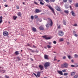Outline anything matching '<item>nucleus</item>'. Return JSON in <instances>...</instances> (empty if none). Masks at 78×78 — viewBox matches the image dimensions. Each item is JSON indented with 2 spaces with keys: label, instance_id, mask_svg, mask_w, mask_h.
I'll return each mask as SVG.
<instances>
[{
  "label": "nucleus",
  "instance_id": "nucleus-1",
  "mask_svg": "<svg viewBox=\"0 0 78 78\" xmlns=\"http://www.w3.org/2000/svg\"><path fill=\"white\" fill-rule=\"evenodd\" d=\"M47 20L48 21L46 25V27L47 28H48L50 27V25L51 27H52L53 26V22L52 20L49 18H48Z\"/></svg>",
  "mask_w": 78,
  "mask_h": 78
},
{
  "label": "nucleus",
  "instance_id": "nucleus-2",
  "mask_svg": "<svg viewBox=\"0 0 78 78\" xmlns=\"http://www.w3.org/2000/svg\"><path fill=\"white\" fill-rule=\"evenodd\" d=\"M47 6H48V8L52 11L53 13L54 14V15H55V11H54V9H53V8H52V7L50 5H46Z\"/></svg>",
  "mask_w": 78,
  "mask_h": 78
},
{
  "label": "nucleus",
  "instance_id": "nucleus-3",
  "mask_svg": "<svg viewBox=\"0 0 78 78\" xmlns=\"http://www.w3.org/2000/svg\"><path fill=\"white\" fill-rule=\"evenodd\" d=\"M42 37H43V38H45V39H46L47 40H48V39H51V37H48L47 36V35L43 36Z\"/></svg>",
  "mask_w": 78,
  "mask_h": 78
},
{
  "label": "nucleus",
  "instance_id": "nucleus-4",
  "mask_svg": "<svg viewBox=\"0 0 78 78\" xmlns=\"http://www.w3.org/2000/svg\"><path fill=\"white\" fill-rule=\"evenodd\" d=\"M44 66L45 68H47L48 67H49V66H50V63L49 62H46L45 63Z\"/></svg>",
  "mask_w": 78,
  "mask_h": 78
},
{
  "label": "nucleus",
  "instance_id": "nucleus-5",
  "mask_svg": "<svg viewBox=\"0 0 78 78\" xmlns=\"http://www.w3.org/2000/svg\"><path fill=\"white\" fill-rule=\"evenodd\" d=\"M3 34L4 36H8L9 35V33L7 31H4L3 32Z\"/></svg>",
  "mask_w": 78,
  "mask_h": 78
},
{
  "label": "nucleus",
  "instance_id": "nucleus-6",
  "mask_svg": "<svg viewBox=\"0 0 78 78\" xmlns=\"http://www.w3.org/2000/svg\"><path fill=\"white\" fill-rule=\"evenodd\" d=\"M55 9L56 10L58 11H60V12H61L62 11V10H61V8H60L59 6H56Z\"/></svg>",
  "mask_w": 78,
  "mask_h": 78
},
{
  "label": "nucleus",
  "instance_id": "nucleus-7",
  "mask_svg": "<svg viewBox=\"0 0 78 78\" xmlns=\"http://www.w3.org/2000/svg\"><path fill=\"white\" fill-rule=\"evenodd\" d=\"M62 67L63 68L65 67L67 68V67H68V64L67 63H65L62 65Z\"/></svg>",
  "mask_w": 78,
  "mask_h": 78
},
{
  "label": "nucleus",
  "instance_id": "nucleus-8",
  "mask_svg": "<svg viewBox=\"0 0 78 78\" xmlns=\"http://www.w3.org/2000/svg\"><path fill=\"white\" fill-rule=\"evenodd\" d=\"M58 35L60 36H62L64 35V32L62 31H59L58 32Z\"/></svg>",
  "mask_w": 78,
  "mask_h": 78
},
{
  "label": "nucleus",
  "instance_id": "nucleus-9",
  "mask_svg": "<svg viewBox=\"0 0 78 78\" xmlns=\"http://www.w3.org/2000/svg\"><path fill=\"white\" fill-rule=\"evenodd\" d=\"M38 67L41 70H42L44 69V66L42 65H39Z\"/></svg>",
  "mask_w": 78,
  "mask_h": 78
},
{
  "label": "nucleus",
  "instance_id": "nucleus-10",
  "mask_svg": "<svg viewBox=\"0 0 78 78\" xmlns=\"http://www.w3.org/2000/svg\"><path fill=\"white\" fill-rule=\"evenodd\" d=\"M76 72H71L70 73H71V76H74Z\"/></svg>",
  "mask_w": 78,
  "mask_h": 78
},
{
  "label": "nucleus",
  "instance_id": "nucleus-11",
  "mask_svg": "<svg viewBox=\"0 0 78 78\" xmlns=\"http://www.w3.org/2000/svg\"><path fill=\"white\" fill-rule=\"evenodd\" d=\"M58 73H59V74H60V75H63V74L62 73V71H57Z\"/></svg>",
  "mask_w": 78,
  "mask_h": 78
},
{
  "label": "nucleus",
  "instance_id": "nucleus-12",
  "mask_svg": "<svg viewBox=\"0 0 78 78\" xmlns=\"http://www.w3.org/2000/svg\"><path fill=\"white\" fill-rule=\"evenodd\" d=\"M17 15L19 16V17H21L22 16V13L21 12H18L17 13Z\"/></svg>",
  "mask_w": 78,
  "mask_h": 78
},
{
  "label": "nucleus",
  "instance_id": "nucleus-13",
  "mask_svg": "<svg viewBox=\"0 0 78 78\" xmlns=\"http://www.w3.org/2000/svg\"><path fill=\"white\" fill-rule=\"evenodd\" d=\"M41 72H39V71H38L37 72V76H38V77H40V75H41Z\"/></svg>",
  "mask_w": 78,
  "mask_h": 78
},
{
  "label": "nucleus",
  "instance_id": "nucleus-14",
  "mask_svg": "<svg viewBox=\"0 0 78 78\" xmlns=\"http://www.w3.org/2000/svg\"><path fill=\"white\" fill-rule=\"evenodd\" d=\"M48 55H44V58L46 59H48Z\"/></svg>",
  "mask_w": 78,
  "mask_h": 78
},
{
  "label": "nucleus",
  "instance_id": "nucleus-15",
  "mask_svg": "<svg viewBox=\"0 0 78 78\" xmlns=\"http://www.w3.org/2000/svg\"><path fill=\"white\" fill-rule=\"evenodd\" d=\"M71 13L72 14V15L73 16H75V12L73 11L72 10L71 12Z\"/></svg>",
  "mask_w": 78,
  "mask_h": 78
},
{
  "label": "nucleus",
  "instance_id": "nucleus-16",
  "mask_svg": "<svg viewBox=\"0 0 78 78\" xmlns=\"http://www.w3.org/2000/svg\"><path fill=\"white\" fill-rule=\"evenodd\" d=\"M36 12H35V13H38L39 12H40V11L38 9H37L35 10Z\"/></svg>",
  "mask_w": 78,
  "mask_h": 78
},
{
  "label": "nucleus",
  "instance_id": "nucleus-17",
  "mask_svg": "<svg viewBox=\"0 0 78 78\" xmlns=\"http://www.w3.org/2000/svg\"><path fill=\"white\" fill-rule=\"evenodd\" d=\"M15 54L16 55H19V51H16L15 52Z\"/></svg>",
  "mask_w": 78,
  "mask_h": 78
},
{
  "label": "nucleus",
  "instance_id": "nucleus-18",
  "mask_svg": "<svg viewBox=\"0 0 78 78\" xmlns=\"http://www.w3.org/2000/svg\"><path fill=\"white\" fill-rule=\"evenodd\" d=\"M32 30L33 31H34V32H35V31H36V29L34 27H33L32 28Z\"/></svg>",
  "mask_w": 78,
  "mask_h": 78
},
{
  "label": "nucleus",
  "instance_id": "nucleus-19",
  "mask_svg": "<svg viewBox=\"0 0 78 78\" xmlns=\"http://www.w3.org/2000/svg\"><path fill=\"white\" fill-rule=\"evenodd\" d=\"M0 23H2V22H3V20H2V16H1L0 17Z\"/></svg>",
  "mask_w": 78,
  "mask_h": 78
},
{
  "label": "nucleus",
  "instance_id": "nucleus-20",
  "mask_svg": "<svg viewBox=\"0 0 78 78\" xmlns=\"http://www.w3.org/2000/svg\"><path fill=\"white\" fill-rule=\"evenodd\" d=\"M64 12L66 13V14H68L69 12V10H65L64 11Z\"/></svg>",
  "mask_w": 78,
  "mask_h": 78
},
{
  "label": "nucleus",
  "instance_id": "nucleus-21",
  "mask_svg": "<svg viewBox=\"0 0 78 78\" xmlns=\"http://www.w3.org/2000/svg\"><path fill=\"white\" fill-rule=\"evenodd\" d=\"M39 28L41 30H44V27H40Z\"/></svg>",
  "mask_w": 78,
  "mask_h": 78
},
{
  "label": "nucleus",
  "instance_id": "nucleus-22",
  "mask_svg": "<svg viewBox=\"0 0 78 78\" xmlns=\"http://www.w3.org/2000/svg\"><path fill=\"white\" fill-rule=\"evenodd\" d=\"M59 41L61 42H62V41H64V39L63 38H61L59 39Z\"/></svg>",
  "mask_w": 78,
  "mask_h": 78
},
{
  "label": "nucleus",
  "instance_id": "nucleus-23",
  "mask_svg": "<svg viewBox=\"0 0 78 78\" xmlns=\"http://www.w3.org/2000/svg\"><path fill=\"white\" fill-rule=\"evenodd\" d=\"M17 18V16H14L13 17V19H14V20H16Z\"/></svg>",
  "mask_w": 78,
  "mask_h": 78
},
{
  "label": "nucleus",
  "instance_id": "nucleus-24",
  "mask_svg": "<svg viewBox=\"0 0 78 78\" xmlns=\"http://www.w3.org/2000/svg\"><path fill=\"white\" fill-rule=\"evenodd\" d=\"M74 57H75V58H78V55L77 54H75L74 55Z\"/></svg>",
  "mask_w": 78,
  "mask_h": 78
},
{
  "label": "nucleus",
  "instance_id": "nucleus-25",
  "mask_svg": "<svg viewBox=\"0 0 78 78\" xmlns=\"http://www.w3.org/2000/svg\"><path fill=\"white\" fill-rule=\"evenodd\" d=\"M63 24L65 25H66V21H65V20H63Z\"/></svg>",
  "mask_w": 78,
  "mask_h": 78
},
{
  "label": "nucleus",
  "instance_id": "nucleus-26",
  "mask_svg": "<svg viewBox=\"0 0 78 78\" xmlns=\"http://www.w3.org/2000/svg\"><path fill=\"white\" fill-rule=\"evenodd\" d=\"M47 46L48 48H51V46L50 45H47Z\"/></svg>",
  "mask_w": 78,
  "mask_h": 78
},
{
  "label": "nucleus",
  "instance_id": "nucleus-27",
  "mask_svg": "<svg viewBox=\"0 0 78 78\" xmlns=\"http://www.w3.org/2000/svg\"><path fill=\"white\" fill-rule=\"evenodd\" d=\"M40 5H44V3H43L42 1H41L40 2Z\"/></svg>",
  "mask_w": 78,
  "mask_h": 78
},
{
  "label": "nucleus",
  "instance_id": "nucleus-28",
  "mask_svg": "<svg viewBox=\"0 0 78 78\" xmlns=\"http://www.w3.org/2000/svg\"><path fill=\"white\" fill-rule=\"evenodd\" d=\"M30 18H31V19H32V20H33V19H34V16H30Z\"/></svg>",
  "mask_w": 78,
  "mask_h": 78
},
{
  "label": "nucleus",
  "instance_id": "nucleus-29",
  "mask_svg": "<svg viewBox=\"0 0 78 78\" xmlns=\"http://www.w3.org/2000/svg\"><path fill=\"white\" fill-rule=\"evenodd\" d=\"M63 75H64V76H67V75H68V73H66L64 74Z\"/></svg>",
  "mask_w": 78,
  "mask_h": 78
},
{
  "label": "nucleus",
  "instance_id": "nucleus-30",
  "mask_svg": "<svg viewBox=\"0 0 78 78\" xmlns=\"http://www.w3.org/2000/svg\"><path fill=\"white\" fill-rule=\"evenodd\" d=\"M73 26H74V27H77L78 26V25H77V24L75 23V24H74L73 25Z\"/></svg>",
  "mask_w": 78,
  "mask_h": 78
},
{
  "label": "nucleus",
  "instance_id": "nucleus-31",
  "mask_svg": "<svg viewBox=\"0 0 78 78\" xmlns=\"http://www.w3.org/2000/svg\"><path fill=\"white\" fill-rule=\"evenodd\" d=\"M17 58L18 60V61H20V60H21V59L20 58H19V57H17Z\"/></svg>",
  "mask_w": 78,
  "mask_h": 78
},
{
  "label": "nucleus",
  "instance_id": "nucleus-32",
  "mask_svg": "<svg viewBox=\"0 0 78 78\" xmlns=\"http://www.w3.org/2000/svg\"><path fill=\"white\" fill-rule=\"evenodd\" d=\"M30 50L32 52V53H34L35 52V51H34L32 50V49H30Z\"/></svg>",
  "mask_w": 78,
  "mask_h": 78
},
{
  "label": "nucleus",
  "instance_id": "nucleus-33",
  "mask_svg": "<svg viewBox=\"0 0 78 78\" xmlns=\"http://www.w3.org/2000/svg\"><path fill=\"white\" fill-rule=\"evenodd\" d=\"M5 78H9V77L7 76V75H6L5 76Z\"/></svg>",
  "mask_w": 78,
  "mask_h": 78
},
{
  "label": "nucleus",
  "instance_id": "nucleus-34",
  "mask_svg": "<svg viewBox=\"0 0 78 78\" xmlns=\"http://www.w3.org/2000/svg\"><path fill=\"white\" fill-rule=\"evenodd\" d=\"M34 17V18H35V19H37V17H38V16L37 15H35Z\"/></svg>",
  "mask_w": 78,
  "mask_h": 78
},
{
  "label": "nucleus",
  "instance_id": "nucleus-35",
  "mask_svg": "<svg viewBox=\"0 0 78 78\" xmlns=\"http://www.w3.org/2000/svg\"><path fill=\"white\" fill-rule=\"evenodd\" d=\"M78 77V75H75L74 76V78H77Z\"/></svg>",
  "mask_w": 78,
  "mask_h": 78
},
{
  "label": "nucleus",
  "instance_id": "nucleus-36",
  "mask_svg": "<svg viewBox=\"0 0 78 78\" xmlns=\"http://www.w3.org/2000/svg\"><path fill=\"white\" fill-rule=\"evenodd\" d=\"M16 9H19V7L18 6H16Z\"/></svg>",
  "mask_w": 78,
  "mask_h": 78
},
{
  "label": "nucleus",
  "instance_id": "nucleus-37",
  "mask_svg": "<svg viewBox=\"0 0 78 78\" xmlns=\"http://www.w3.org/2000/svg\"><path fill=\"white\" fill-rule=\"evenodd\" d=\"M26 46H28L29 47H30L31 45L30 44H29V43H27V45H26Z\"/></svg>",
  "mask_w": 78,
  "mask_h": 78
},
{
  "label": "nucleus",
  "instance_id": "nucleus-38",
  "mask_svg": "<svg viewBox=\"0 0 78 78\" xmlns=\"http://www.w3.org/2000/svg\"><path fill=\"white\" fill-rule=\"evenodd\" d=\"M45 1H46L47 3H49V2H50V1H49V0H45Z\"/></svg>",
  "mask_w": 78,
  "mask_h": 78
},
{
  "label": "nucleus",
  "instance_id": "nucleus-39",
  "mask_svg": "<svg viewBox=\"0 0 78 78\" xmlns=\"http://www.w3.org/2000/svg\"><path fill=\"white\" fill-rule=\"evenodd\" d=\"M66 56H64L63 57V59H66Z\"/></svg>",
  "mask_w": 78,
  "mask_h": 78
},
{
  "label": "nucleus",
  "instance_id": "nucleus-40",
  "mask_svg": "<svg viewBox=\"0 0 78 78\" xmlns=\"http://www.w3.org/2000/svg\"><path fill=\"white\" fill-rule=\"evenodd\" d=\"M62 72H66V70L65 69L63 70H62Z\"/></svg>",
  "mask_w": 78,
  "mask_h": 78
},
{
  "label": "nucleus",
  "instance_id": "nucleus-41",
  "mask_svg": "<svg viewBox=\"0 0 78 78\" xmlns=\"http://www.w3.org/2000/svg\"><path fill=\"white\" fill-rule=\"evenodd\" d=\"M53 42L54 44H56V41H54Z\"/></svg>",
  "mask_w": 78,
  "mask_h": 78
},
{
  "label": "nucleus",
  "instance_id": "nucleus-42",
  "mask_svg": "<svg viewBox=\"0 0 78 78\" xmlns=\"http://www.w3.org/2000/svg\"><path fill=\"white\" fill-rule=\"evenodd\" d=\"M60 28H61V26L59 25L58 26V29H60Z\"/></svg>",
  "mask_w": 78,
  "mask_h": 78
},
{
  "label": "nucleus",
  "instance_id": "nucleus-43",
  "mask_svg": "<svg viewBox=\"0 0 78 78\" xmlns=\"http://www.w3.org/2000/svg\"><path fill=\"white\" fill-rule=\"evenodd\" d=\"M71 67H75V66L72 65H71Z\"/></svg>",
  "mask_w": 78,
  "mask_h": 78
},
{
  "label": "nucleus",
  "instance_id": "nucleus-44",
  "mask_svg": "<svg viewBox=\"0 0 78 78\" xmlns=\"http://www.w3.org/2000/svg\"><path fill=\"white\" fill-rule=\"evenodd\" d=\"M48 44H49V45H51V44H52V43L51 42H49L48 43Z\"/></svg>",
  "mask_w": 78,
  "mask_h": 78
},
{
  "label": "nucleus",
  "instance_id": "nucleus-45",
  "mask_svg": "<svg viewBox=\"0 0 78 78\" xmlns=\"http://www.w3.org/2000/svg\"><path fill=\"white\" fill-rule=\"evenodd\" d=\"M68 58L69 59H70V57H71L69 55L68 56Z\"/></svg>",
  "mask_w": 78,
  "mask_h": 78
},
{
  "label": "nucleus",
  "instance_id": "nucleus-46",
  "mask_svg": "<svg viewBox=\"0 0 78 78\" xmlns=\"http://www.w3.org/2000/svg\"><path fill=\"white\" fill-rule=\"evenodd\" d=\"M51 1V2H55V0H50Z\"/></svg>",
  "mask_w": 78,
  "mask_h": 78
},
{
  "label": "nucleus",
  "instance_id": "nucleus-47",
  "mask_svg": "<svg viewBox=\"0 0 78 78\" xmlns=\"http://www.w3.org/2000/svg\"><path fill=\"white\" fill-rule=\"evenodd\" d=\"M76 7H78V3L76 4Z\"/></svg>",
  "mask_w": 78,
  "mask_h": 78
},
{
  "label": "nucleus",
  "instance_id": "nucleus-48",
  "mask_svg": "<svg viewBox=\"0 0 78 78\" xmlns=\"http://www.w3.org/2000/svg\"><path fill=\"white\" fill-rule=\"evenodd\" d=\"M74 36H75L76 37H77V36H78V35H77V34H75Z\"/></svg>",
  "mask_w": 78,
  "mask_h": 78
},
{
  "label": "nucleus",
  "instance_id": "nucleus-49",
  "mask_svg": "<svg viewBox=\"0 0 78 78\" xmlns=\"http://www.w3.org/2000/svg\"><path fill=\"white\" fill-rule=\"evenodd\" d=\"M64 2H67V0H63Z\"/></svg>",
  "mask_w": 78,
  "mask_h": 78
},
{
  "label": "nucleus",
  "instance_id": "nucleus-50",
  "mask_svg": "<svg viewBox=\"0 0 78 78\" xmlns=\"http://www.w3.org/2000/svg\"><path fill=\"white\" fill-rule=\"evenodd\" d=\"M34 3L35 4H36V5H37V3L36 2H34Z\"/></svg>",
  "mask_w": 78,
  "mask_h": 78
},
{
  "label": "nucleus",
  "instance_id": "nucleus-51",
  "mask_svg": "<svg viewBox=\"0 0 78 78\" xmlns=\"http://www.w3.org/2000/svg\"><path fill=\"white\" fill-rule=\"evenodd\" d=\"M69 2H72V0H69Z\"/></svg>",
  "mask_w": 78,
  "mask_h": 78
},
{
  "label": "nucleus",
  "instance_id": "nucleus-52",
  "mask_svg": "<svg viewBox=\"0 0 78 78\" xmlns=\"http://www.w3.org/2000/svg\"><path fill=\"white\" fill-rule=\"evenodd\" d=\"M33 74L34 75H35V76H37V75H36V74H35V73H33Z\"/></svg>",
  "mask_w": 78,
  "mask_h": 78
},
{
  "label": "nucleus",
  "instance_id": "nucleus-53",
  "mask_svg": "<svg viewBox=\"0 0 78 78\" xmlns=\"http://www.w3.org/2000/svg\"><path fill=\"white\" fill-rule=\"evenodd\" d=\"M5 7H8V5H5Z\"/></svg>",
  "mask_w": 78,
  "mask_h": 78
},
{
  "label": "nucleus",
  "instance_id": "nucleus-54",
  "mask_svg": "<svg viewBox=\"0 0 78 78\" xmlns=\"http://www.w3.org/2000/svg\"><path fill=\"white\" fill-rule=\"evenodd\" d=\"M33 47L34 48H36V46H34V45H33Z\"/></svg>",
  "mask_w": 78,
  "mask_h": 78
},
{
  "label": "nucleus",
  "instance_id": "nucleus-55",
  "mask_svg": "<svg viewBox=\"0 0 78 78\" xmlns=\"http://www.w3.org/2000/svg\"><path fill=\"white\" fill-rule=\"evenodd\" d=\"M30 60L31 61H33V59L31 58H30Z\"/></svg>",
  "mask_w": 78,
  "mask_h": 78
},
{
  "label": "nucleus",
  "instance_id": "nucleus-56",
  "mask_svg": "<svg viewBox=\"0 0 78 78\" xmlns=\"http://www.w3.org/2000/svg\"><path fill=\"white\" fill-rule=\"evenodd\" d=\"M73 33L74 34H76V32H75V31H73Z\"/></svg>",
  "mask_w": 78,
  "mask_h": 78
},
{
  "label": "nucleus",
  "instance_id": "nucleus-57",
  "mask_svg": "<svg viewBox=\"0 0 78 78\" xmlns=\"http://www.w3.org/2000/svg\"><path fill=\"white\" fill-rule=\"evenodd\" d=\"M69 8H70V9H72V6H71V5H70V6H69Z\"/></svg>",
  "mask_w": 78,
  "mask_h": 78
},
{
  "label": "nucleus",
  "instance_id": "nucleus-58",
  "mask_svg": "<svg viewBox=\"0 0 78 78\" xmlns=\"http://www.w3.org/2000/svg\"><path fill=\"white\" fill-rule=\"evenodd\" d=\"M73 59H72V60H71V62H73Z\"/></svg>",
  "mask_w": 78,
  "mask_h": 78
},
{
  "label": "nucleus",
  "instance_id": "nucleus-59",
  "mask_svg": "<svg viewBox=\"0 0 78 78\" xmlns=\"http://www.w3.org/2000/svg\"><path fill=\"white\" fill-rule=\"evenodd\" d=\"M2 71H3V72H2L3 73H4L5 72V70H2Z\"/></svg>",
  "mask_w": 78,
  "mask_h": 78
},
{
  "label": "nucleus",
  "instance_id": "nucleus-60",
  "mask_svg": "<svg viewBox=\"0 0 78 78\" xmlns=\"http://www.w3.org/2000/svg\"><path fill=\"white\" fill-rule=\"evenodd\" d=\"M41 21H42V20H41L39 21V22H41Z\"/></svg>",
  "mask_w": 78,
  "mask_h": 78
},
{
  "label": "nucleus",
  "instance_id": "nucleus-61",
  "mask_svg": "<svg viewBox=\"0 0 78 78\" xmlns=\"http://www.w3.org/2000/svg\"><path fill=\"white\" fill-rule=\"evenodd\" d=\"M3 2H6V0H4Z\"/></svg>",
  "mask_w": 78,
  "mask_h": 78
},
{
  "label": "nucleus",
  "instance_id": "nucleus-62",
  "mask_svg": "<svg viewBox=\"0 0 78 78\" xmlns=\"http://www.w3.org/2000/svg\"><path fill=\"white\" fill-rule=\"evenodd\" d=\"M69 42H67V44L69 45Z\"/></svg>",
  "mask_w": 78,
  "mask_h": 78
},
{
  "label": "nucleus",
  "instance_id": "nucleus-63",
  "mask_svg": "<svg viewBox=\"0 0 78 78\" xmlns=\"http://www.w3.org/2000/svg\"><path fill=\"white\" fill-rule=\"evenodd\" d=\"M65 7L66 8H67V9L68 8V7H66V6H65Z\"/></svg>",
  "mask_w": 78,
  "mask_h": 78
},
{
  "label": "nucleus",
  "instance_id": "nucleus-64",
  "mask_svg": "<svg viewBox=\"0 0 78 78\" xmlns=\"http://www.w3.org/2000/svg\"><path fill=\"white\" fill-rule=\"evenodd\" d=\"M76 67H78V65H77V66H76Z\"/></svg>",
  "mask_w": 78,
  "mask_h": 78
}]
</instances>
